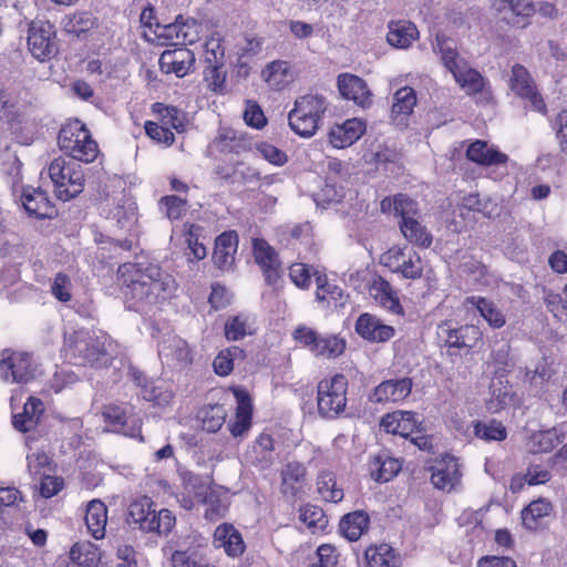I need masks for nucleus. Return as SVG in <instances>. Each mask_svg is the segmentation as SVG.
Instances as JSON below:
<instances>
[{"instance_id": "f257e3e1", "label": "nucleus", "mask_w": 567, "mask_h": 567, "mask_svg": "<svg viewBox=\"0 0 567 567\" xmlns=\"http://www.w3.org/2000/svg\"><path fill=\"white\" fill-rule=\"evenodd\" d=\"M120 270L124 277V296L130 309L144 311L164 302L175 290V279L158 265L125 264Z\"/></svg>"}, {"instance_id": "f03ea898", "label": "nucleus", "mask_w": 567, "mask_h": 567, "mask_svg": "<svg viewBox=\"0 0 567 567\" xmlns=\"http://www.w3.org/2000/svg\"><path fill=\"white\" fill-rule=\"evenodd\" d=\"M118 344L102 330H76L64 337L65 357L74 363L91 368H106L117 355Z\"/></svg>"}, {"instance_id": "7ed1b4c3", "label": "nucleus", "mask_w": 567, "mask_h": 567, "mask_svg": "<svg viewBox=\"0 0 567 567\" xmlns=\"http://www.w3.org/2000/svg\"><path fill=\"white\" fill-rule=\"evenodd\" d=\"M175 516L168 509H156L155 503L148 496H138L127 506L126 523L133 529L143 533H156L167 536L175 526Z\"/></svg>"}, {"instance_id": "20e7f679", "label": "nucleus", "mask_w": 567, "mask_h": 567, "mask_svg": "<svg viewBox=\"0 0 567 567\" xmlns=\"http://www.w3.org/2000/svg\"><path fill=\"white\" fill-rule=\"evenodd\" d=\"M327 109V100L321 94L299 96L288 114L289 126L296 134L311 137L318 131Z\"/></svg>"}, {"instance_id": "39448f33", "label": "nucleus", "mask_w": 567, "mask_h": 567, "mask_svg": "<svg viewBox=\"0 0 567 567\" xmlns=\"http://www.w3.org/2000/svg\"><path fill=\"white\" fill-rule=\"evenodd\" d=\"M79 162L60 156L49 165V176L59 199L66 202L82 193L85 178Z\"/></svg>"}, {"instance_id": "423d86ee", "label": "nucleus", "mask_w": 567, "mask_h": 567, "mask_svg": "<svg viewBox=\"0 0 567 567\" xmlns=\"http://www.w3.org/2000/svg\"><path fill=\"white\" fill-rule=\"evenodd\" d=\"M348 380L342 374L321 380L318 384V413L324 419H336L347 406Z\"/></svg>"}, {"instance_id": "0eeeda50", "label": "nucleus", "mask_w": 567, "mask_h": 567, "mask_svg": "<svg viewBox=\"0 0 567 567\" xmlns=\"http://www.w3.org/2000/svg\"><path fill=\"white\" fill-rule=\"evenodd\" d=\"M380 262L392 272L399 274L405 279H419L423 275V260L415 250L392 247L381 255Z\"/></svg>"}, {"instance_id": "6e6552de", "label": "nucleus", "mask_w": 567, "mask_h": 567, "mask_svg": "<svg viewBox=\"0 0 567 567\" xmlns=\"http://www.w3.org/2000/svg\"><path fill=\"white\" fill-rule=\"evenodd\" d=\"M37 367L29 353L4 349L1 352L0 378L6 382L27 383L35 378Z\"/></svg>"}, {"instance_id": "1a4fd4ad", "label": "nucleus", "mask_w": 567, "mask_h": 567, "mask_svg": "<svg viewBox=\"0 0 567 567\" xmlns=\"http://www.w3.org/2000/svg\"><path fill=\"white\" fill-rule=\"evenodd\" d=\"M28 47L38 60L44 61L55 53L54 25L49 21H32L28 30Z\"/></svg>"}, {"instance_id": "9d476101", "label": "nucleus", "mask_w": 567, "mask_h": 567, "mask_svg": "<svg viewBox=\"0 0 567 567\" xmlns=\"http://www.w3.org/2000/svg\"><path fill=\"white\" fill-rule=\"evenodd\" d=\"M509 86L519 97L526 100L534 111L546 112V104L536 91L534 81L526 68L520 64L513 65Z\"/></svg>"}, {"instance_id": "9b49d317", "label": "nucleus", "mask_w": 567, "mask_h": 567, "mask_svg": "<svg viewBox=\"0 0 567 567\" xmlns=\"http://www.w3.org/2000/svg\"><path fill=\"white\" fill-rule=\"evenodd\" d=\"M195 28V20H185L183 16H177L175 21L171 23L165 24L155 22L153 34L162 45H166L168 42H173L175 44L179 42L193 43L195 40V34L192 33V29Z\"/></svg>"}, {"instance_id": "f8f14e48", "label": "nucleus", "mask_w": 567, "mask_h": 567, "mask_svg": "<svg viewBox=\"0 0 567 567\" xmlns=\"http://www.w3.org/2000/svg\"><path fill=\"white\" fill-rule=\"evenodd\" d=\"M252 254L261 268L268 285H275L280 278L281 262L277 251L262 238L252 239Z\"/></svg>"}, {"instance_id": "ddd939ff", "label": "nucleus", "mask_w": 567, "mask_h": 567, "mask_svg": "<svg viewBox=\"0 0 567 567\" xmlns=\"http://www.w3.org/2000/svg\"><path fill=\"white\" fill-rule=\"evenodd\" d=\"M439 337L449 347L454 348H473L482 339V332L478 327L473 324L452 328L449 322L439 326Z\"/></svg>"}, {"instance_id": "4468645a", "label": "nucleus", "mask_w": 567, "mask_h": 567, "mask_svg": "<svg viewBox=\"0 0 567 567\" xmlns=\"http://www.w3.org/2000/svg\"><path fill=\"white\" fill-rule=\"evenodd\" d=\"M355 332L369 342H386L395 334L392 326L383 323V321L374 315L362 313L355 321Z\"/></svg>"}, {"instance_id": "2eb2a0df", "label": "nucleus", "mask_w": 567, "mask_h": 567, "mask_svg": "<svg viewBox=\"0 0 567 567\" xmlns=\"http://www.w3.org/2000/svg\"><path fill=\"white\" fill-rule=\"evenodd\" d=\"M493 7L513 25L525 28L536 9L530 0H494Z\"/></svg>"}, {"instance_id": "dca6fc26", "label": "nucleus", "mask_w": 567, "mask_h": 567, "mask_svg": "<svg viewBox=\"0 0 567 567\" xmlns=\"http://www.w3.org/2000/svg\"><path fill=\"white\" fill-rule=\"evenodd\" d=\"M215 548H223L227 556L236 558L246 550V544L240 532L229 523H223L216 527L213 535Z\"/></svg>"}, {"instance_id": "f3484780", "label": "nucleus", "mask_w": 567, "mask_h": 567, "mask_svg": "<svg viewBox=\"0 0 567 567\" xmlns=\"http://www.w3.org/2000/svg\"><path fill=\"white\" fill-rule=\"evenodd\" d=\"M159 66L164 73L185 76L195 63V54L185 47L164 51L159 56Z\"/></svg>"}, {"instance_id": "a211bd4d", "label": "nucleus", "mask_w": 567, "mask_h": 567, "mask_svg": "<svg viewBox=\"0 0 567 567\" xmlns=\"http://www.w3.org/2000/svg\"><path fill=\"white\" fill-rule=\"evenodd\" d=\"M461 476L457 460L446 455L432 467L431 482L436 488L451 492L460 483Z\"/></svg>"}, {"instance_id": "6ab92c4d", "label": "nucleus", "mask_w": 567, "mask_h": 567, "mask_svg": "<svg viewBox=\"0 0 567 567\" xmlns=\"http://www.w3.org/2000/svg\"><path fill=\"white\" fill-rule=\"evenodd\" d=\"M456 83L466 92L467 95L481 93L486 101L492 99V92L486 79L475 69L465 63L452 73Z\"/></svg>"}, {"instance_id": "aec40b11", "label": "nucleus", "mask_w": 567, "mask_h": 567, "mask_svg": "<svg viewBox=\"0 0 567 567\" xmlns=\"http://www.w3.org/2000/svg\"><path fill=\"white\" fill-rule=\"evenodd\" d=\"M368 291L370 297L382 308L394 315L403 313L398 292L384 278H374L369 285Z\"/></svg>"}, {"instance_id": "412c9836", "label": "nucleus", "mask_w": 567, "mask_h": 567, "mask_svg": "<svg viewBox=\"0 0 567 567\" xmlns=\"http://www.w3.org/2000/svg\"><path fill=\"white\" fill-rule=\"evenodd\" d=\"M380 210L383 214H394L401 218L400 221H404L408 218L421 217L417 202L403 193L384 197L380 203Z\"/></svg>"}, {"instance_id": "4be33fe9", "label": "nucleus", "mask_w": 567, "mask_h": 567, "mask_svg": "<svg viewBox=\"0 0 567 567\" xmlns=\"http://www.w3.org/2000/svg\"><path fill=\"white\" fill-rule=\"evenodd\" d=\"M364 131V122L355 117L350 118L330 130L329 142L336 148H344L355 143Z\"/></svg>"}, {"instance_id": "5701e85b", "label": "nucleus", "mask_w": 567, "mask_h": 567, "mask_svg": "<svg viewBox=\"0 0 567 567\" xmlns=\"http://www.w3.org/2000/svg\"><path fill=\"white\" fill-rule=\"evenodd\" d=\"M274 439L267 433H261L250 450L245 454L246 462L259 468H269L275 461Z\"/></svg>"}, {"instance_id": "b1692460", "label": "nucleus", "mask_w": 567, "mask_h": 567, "mask_svg": "<svg viewBox=\"0 0 567 567\" xmlns=\"http://www.w3.org/2000/svg\"><path fill=\"white\" fill-rule=\"evenodd\" d=\"M338 89L340 94L355 104L365 106L370 103L371 93L367 83L359 76L343 73L338 76Z\"/></svg>"}, {"instance_id": "393cba45", "label": "nucleus", "mask_w": 567, "mask_h": 567, "mask_svg": "<svg viewBox=\"0 0 567 567\" xmlns=\"http://www.w3.org/2000/svg\"><path fill=\"white\" fill-rule=\"evenodd\" d=\"M567 434V423L553 429L533 433L528 440V449L533 453H547L560 444Z\"/></svg>"}, {"instance_id": "a878e982", "label": "nucleus", "mask_w": 567, "mask_h": 567, "mask_svg": "<svg viewBox=\"0 0 567 567\" xmlns=\"http://www.w3.org/2000/svg\"><path fill=\"white\" fill-rule=\"evenodd\" d=\"M412 390V381L409 378L386 380L380 383L373 391L371 400L377 403L398 402L405 399Z\"/></svg>"}, {"instance_id": "bb28decb", "label": "nucleus", "mask_w": 567, "mask_h": 567, "mask_svg": "<svg viewBox=\"0 0 567 567\" xmlns=\"http://www.w3.org/2000/svg\"><path fill=\"white\" fill-rule=\"evenodd\" d=\"M238 246L236 231H225L216 238L213 259L215 265L221 269H229L235 261V254Z\"/></svg>"}, {"instance_id": "cd10ccee", "label": "nucleus", "mask_w": 567, "mask_h": 567, "mask_svg": "<svg viewBox=\"0 0 567 567\" xmlns=\"http://www.w3.org/2000/svg\"><path fill=\"white\" fill-rule=\"evenodd\" d=\"M419 38V30L408 20L390 21L388 24L386 41L398 49H408Z\"/></svg>"}, {"instance_id": "c85d7f7f", "label": "nucleus", "mask_w": 567, "mask_h": 567, "mask_svg": "<svg viewBox=\"0 0 567 567\" xmlns=\"http://www.w3.org/2000/svg\"><path fill=\"white\" fill-rule=\"evenodd\" d=\"M415 104L416 94L412 87L404 86L395 92L392 118L399 127L403 128L408 125V117L412 114Z\"/></svg>"}, {"instance_id": "c756f323", "label": "nucleus", "mask_w": 567, "mask_h": 567, "mask_svg": "<svg viewBox=\"0 0 567 567\" xmlns=\"http://www.w3.org/2000/svg\"><path fill=\"white\" fill-rule=\"evenodd\" d=\"M234 394L237 401V409L235 421L230 424V432L234 436H240L247 432L251 425L252 406L247 391L236 389Z\"/></svg>"}, {"instance_id": "7c9ffc66", "label": "nucleus", "mask_w": 567, "mask_h": 567, "mask_svg": "<svg viewBox=\"0 0 567 567\" xmlns=\"http://www.w3.org/2000/svg\"><path fill=\"white\" fill-rule=\"evenodd\" d=\"M22 205L30 216L37 218H52L55 214L54 207L42 190H24L21 196Z\"/></svg>"}, {"instance_id": "2f4dec72", "label": "nucleus", "mask_w": 567, "mask_h": 567, "mask_svg": "<svg viewBox=\"0 0 567 567\" xmlns=\"http://www.w3.org/2000/svg\"><path fill=\"white\" fill-rule=\"evenodd\" d=\"M84 519L91 535L95 539H102L105 535L107 523L106 505L100 499L89 502Z\"/></svg>"}, {"instance_id": "473e14b6", "label": "nucleus", "mask_w": 567, "mask_h": 567, "mask_svg": "<svg viewBox=\"0 0 567 567\" xmlns=\"http://www.w3.org/2000/svg\"><path fill=\"white\" fill-rule=\"evenodd\" d=\"M400 230L403 237L414 246L429 248L433 241V237L427 228L422 224L421 217L408 218L399 221Z\"/></svg>"}, {"instance_id": "72a5a7b5", "label": "nucleus", "mask_w": 567, "mask_h": 567, "mask_svg": "<svg viewBox=\"0 0 567 567\" xmlns=\"http://www.w3.org/2000/svg\"><path fill=\"white\" fill-rule=\"evenodd\" d=\"M466 156L470 161L486 166L504 164L508 159L506 154L488 147L486 142L480 140H476L468 146Z\"/></svg>"}, {"instance_id": "f704fd0d", "label": "nucleus", "mask_w": 567, "mask_h": 567, "mask_svg": "<svg viewBox=\"0 0 567 567\" xmlns=\"http://www.w3.org/2000/svg\"><path fill=\"white\" fill-rule=\"evenodd\" d=\"M159 354L172 358L182 368L188 367L193 362V352L188 343L177 336L168 337L163 341Z\"/></svg>"}, {"instance_id": "c9c22d12", "label": "nucleus", "mask_w": 567, "mask_h": 567, "mask_svg": "<svg viewBox=\"0 0 567 567\" xmlns=\"http://www.w3.org/2000/svg\"><path fill=\"white\" fill-rule=\"evenodd\" d=\"M369 515L363 511H355L344 515L339 524L340 533L350 542L358 540L368 530Z\"/></svg>"}, {"instance_id": "e433bc0d", "label": "nucleus", "mask_w": 567, "mask_h": 567, "mask_svg": "<svg viewBox=\"0 0 567 567\" xmlns=\"http://www.w3.org/2000/svg\"><path fill=\"white\" fill-rule=\"evenodd\" d=\"M43 412V402L37 398H29L24 403L23 412L13 415L12 424L20 432H29L38 424L40 414Z\"/></svg>"}, {"instance_id": "4c0bfd02", "label": "nucleus", "mask_w": 567, "mask_h": 567, "mask_svg": "<svg viewBox=\"0 0 567 567\" xmlns=\"http://www.w3.org/2000/svg\"><path fill=\"white\" fill-rule=\"evenodd\" d=\"M400 470V462L386 454H379L370 462L371 477L379 483L391 481Z\"/></svg>"}, {"instance_id": "58836bf2", "label": "nucleus", "mask_w": 567, "mask_h": 567, "mask_svg": "<svg viewBox=\"0 0 567 567\" xmlns=\"http://www.w3.org/2000/svg\"><path fill=\"white\" fill-rule=\"evenodd\" d=\"M306 468L298 462L288 463L281 472V489L286 495L296 496L302 488Z\"/></svg>"}, {"instance_id": "ea45409f", "label": "nucleus", "mask_w": 567, "mask_h": 567, "mask_svg": "<svg viewBox=\"0 0 567 567\" xmlns=\"http://www.w3.org/2000/svg\"><path fill=\"white\" fill-rule=\"evenodd\" d=\"M364 556L368 567H399V558L388 544L370 546Z\"/></svg>"}, {"instance_id": "a19ab883", "label": "nucleus", "mask_w": 567, "mask_h": 567, "mask_svg": "<svg viewBox=\"0 0 567 567\" xmlns=\"http://www.w3.org/2000/svg\"><path fill=\"white\" fill-rule=\"evenodd\" d=\"M466 303L475 307L492 328L498 329L505 324V316L493 301L483 297L473 296L466 298Z\"/></svg>"}, {"instance_id": "79ce46f5", "label": "nucleus", "mask_w": 567, "mask_h": 567, "mask_svg": "<svg viewBox=\"0 0 567 567\" xmlns=\"http://www.w3.org/2000/svg\"><path fill=\"white\" fill-rule=\"evenodd\" d=\"M551 509L553 505L546 498L532 502L522 511L523 525L530 530L537 529L540 525V519L548 516Z\"/></svg>"}, {"instance_id": "37998d69", "label": "nucleus", "mask_w": 567, "mask_h": 567, "mask_svg": "<svg viewBox=\"0 0 567 567\" xmlns=\"http://www.w3.org/2000/svg\"><path fill=\"white\" fill-rule=\"evenodd\" d=\"M96 27V19L91 12L80 11L65 16L62 28L69 34L80 37Z\"/></svg>"}, {"instance_id": "c03bdc74", "label": "nucleus", "mask_w": 567, "mask_h": 567, "mask_svg": "<svg viewBox=\"0 0 567 567\" xmlns=\"http://www.w3.org/2000/svg\"><path fill=\"white\" fill-rule=\"evenodd\" d=\"M262 78L274 90L284 89L291 79L289 66L286 61H274L262 71Z\"/></svg>"}, {"instance_id": "a18cd8bd", "label": "nucleus", "mask_w": 567, "mask_h": 567, "mask_svg": "<svg viewBox=\"0 0 567 567\" xmlns=\"http://www.w3.org/2000/svg\"><path fill=\"white\" fill-rule=\"evenodd\" d=\"M87 131L85 125L79 120L65 124L58 135L59 147L65 153L73 151L78 137L87 138Z\"/></svg>"}, {"instance_id": "49530a36", "label": "nucleus", "mask_w": 567, "mask_h": 567, "mask_svg": "<svg viewBox=\"0 0 567 567\" xmlns=\"http://www.w3.org/2000/svg\"><path fill=\"white\" fill-rule=\"evenodd\" d=\"M435 50L441 54V60L444 66L451 72H455L460 66L458 53L453 40L446 38L444 34L437 33L435 37Z\"/></svg>"}, {"instance_id": "de8ad7c7", "label": "nucleus", "mask_w": 567, "mask_h": 567, "mask_svg": "<svg viewBox=\"0 0 567 567\" xmlns=\"http://www.w3.org/2000/svg\"><path fill=\"white\" fill-rule=\"evenodd\" d=\"M299 518L313 533L323 530L328 525V517L323 513L322 508L312 504H307L300 507Z\"/></svg>"}, {"instance_id": "09e8293b", "label": "nucleus", "mask_w": 567, "mask_h": 567, "mask_svg": "<svg viewBox=\"0 0 567 567\" xmlns=\"http://www.w3.org/2000/svg\"><path fill=\"white\" fill-rule=\"evenodd\" d=\"M317 491L327 502L338 503L343 498V491L337 487L334 475L331 472H322L318 475Z\"/></svg>"}, {"instance_id": "8fccbe9b", "label": "nucleus", "mask_w": 567, "mask_h": 567, "mask_svg": "<svg viewBox=\"0 0 567 567\" xmlns=\"http://www.w3.org/2000/svg\"><path fill=\"white\" fill-rule=\"evenodd\" d=\"M74 144V150L66 152L71 156V158L83 163H92L97 157V143L94 140H92L89 131L87 138L78 137Z\"/></svg>"}, {"instance_id": "3c124183", "label": "nucleus", "mask_w": 567, "mask_h": 567, "mask_svg": "<svg viewBox=\"0 0 567 567\" xmlns=\"http://www.w3.org/2000/svg\"><path fill=\"white\" fill-rule=\"evenodd\" d=\"M474 433L485 441H504L507 436L506 427L498 421L476 422Z\"/></svg>"}, {"instance_id": "603ef678", "label": "nucleus", "mask_w": 567, "mask_h": 567, "mask_svg": "<svg viewBox=\"0 0 567 567\" xmlns=\"http://www.w3.org/2000/svg\"><path fill=\"white\" fill-rule=\"evenodd\" d=\"M317 357L337 358L346 349V341L334 334L321 336Z\"/></svg>"}, {"instance_id": "864d4df0", "label": "nucleus", "mask_w": 567, "mask_h": 567, "mask_svg": "<svg viewBox=\"0 0 567 567\" xmlns=\"http://www.w3.org/2000/svg\"><path fill=\"white\" fill-rule=\"evenodd\" d=\"M153 111L157 113L163 122L176 131L184 130V114L175 106H167L162 103L153 104Z\"/></svg>"}, {"instance_id": "5fc2aeb1", "label": "nucleus", "mask_w": 567, "mask_h": 567, "mask_svg": "<svg viewBox=\"0 0 567 567\" xmlns=\"http://www.w3.org/2000/svg\"><path fill=\"white\" fill-rule=\"evenodd\" d=\"M142 396L156 405H166L172 401L173 393L168 390H163L162 386L155 385L153 381H150L142 389Z\"/></svg>"}, {"instance_id": "6e6d98bb", "label": "nucleus", "mask_w": 567, "mask_h": 567, "mask_svg": "<svg viewBox=\"0 0 567 567\" xmlns=\"http://www.w3.org/2000/svg\"><path fill=\"white\" fill-rule=\"evenodd\" d=\"M226 412L221 405L209 406L203 416V427L207 432L218 431L225 423Z\"/></svg>"}, {"instance_id": "4d7b16f0", "label": "nucleus", "mask_w": 567, "mask_h": 567, "mask_svg": "<svg viewBox=\"0 0 567 567\" xmlns=\"http://www.w3.org/2000/svg\"><path fill=\"white\" fill-rule=\"evenodd\" d=\"M159 203L165 209V215L172 220L181 218L186 212L187 202L178 196H164Z\"/></svg>"}, {"instance_id": "13d9d810", "label": "nucleus", "mask_w": 567, "mask_h": 567, "mask_svg": "<svg viewBox=\"0 0 567 567\" xmlns=\"http://www.w3.org/2000/svg\"><path fill=\"white\" fill-rule=\"evenodd\" d=\"M21 167L22 163L16 154L7 152L3 155L2 171L10 178L13 186L21 181Z\"/></svg>"}, {"instance_id": "bf43d9fd", "label": "nucleus", "mask_w": 567, "mask_h": 567, "mask_svg": "<svg viewBox=\"0 0 567 567\" xmlns=\"http://www.w3.org/2000/svg\"><path fill=\"white\" fill-rule=\"evenodd\" d=\"M213 147L220 153H237L238 147H240V142L236 138L233 131H225L215 138Z\"/></svg>"}, {"instance_id": "052dcab7", "label": "nucleus", "mask_w": 567, "mask_h": 567, "mask_svg": "<svg viewBox=\"0 0 567 567\" xmlns=\"http://www.w3.org/2000/svg\"><path fill=\"white\" fill-rule=\"evenodd\" d=\"M247 334V321L240 316L230 318L225 324V336L228 340H239Z\"/></svg>"}, {"instance_id": "680f3d73", "label": "nucleus", "mask_w": 567, "mask_h": 567, "mask_svg": "<svg viewBox=\"0 0 567 567\" xmlns=\"http://www.w3.org/2000/svg\"><path fill=\"white\" fill-rule=\"evenodd\" d=\"M145 132L152 140L158 143L172 145L175 141L174 133L171 130L163 127L155 122H146Z\"/></svg>"}, {"instance_id": "e2e57ef3", "label": "nucleus", "mask_w": 567, "mask_h": 567, "mask_svg": "<svg viewBox=\"0 0 567 567\" xmlns=\"http://www.w3.org/2000/svg\"><path fill=\"white\" fill-rule=\"evenodd\" d=\"M70 288L71 281L69 277L62 272L56 274L51 287L53 296L62 302H68L71 300Z\"/></svg>"}, {"instance_id": "0e129e2a", "label": "nucleus", "mask_w": 567, "mask_h": 567, "mask_svg": "<svg viewBox=\"0 0 567 567\" xmlns=\"http://www.w3.org/2000/svg\"><path fill=\"white\" fill-rule=\"evenodd\" d=\"M400 426L398 427V434L409 439L417 430L419 420L416 413L411 411H400Z\"/></svg>"}, {"instance_id": "69168bd1", "label": "nucleus", "mask_w": 567, "mask_h": 567, "mask_svg": "<svg viewBox=\"0 0 567 567\" xmlns=\"http://www.w3.org/2000/svg\"><path fill=\"white\" fill-rule=\"evenodd\" d=\"M318 561L313 563L310 567H336L338 558L336 548L329 544H323L317 549Z\"/></svg>"}, {"instance_id": "338daca9", "label": "nucleus", "mask_w": 567, "mask_h": 567, "mask_svg": "<svg viewBox=\"0 0 567 567\" xmlns=\"http://www.w3.org/2000/svg\"><path fill=\"white\" fill-rule=\"evenodd\" d=\"M289 276L293 284L299 288H307L310 284L311 275L306 264H293L289 268Z\"/></svg>"}, {"instance_id": "774afa93", "label": "nucleus", "mask_w": 567, "mask_h": 567, "mask_svg": "<svg viewBox=\"0 0 567 567\" xmlns=\"http://www.w3.org/2000/svg\"><path fill=\"white\" fill-rule=\"evenodd\" d=\"M102 414L104 421L116 430H120L126 423V415L120 406L106 405Z\"/></svg>"}]
</instances>
